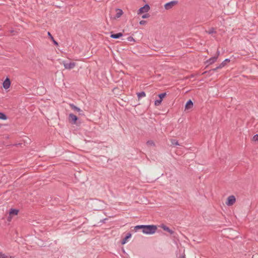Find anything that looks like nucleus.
<instances>
[{
  "instance_id": "obj_15",
  "label": "nucleus",
  "mask_w": 258,
  "mask_h": 258,
  "mask_svg": "<svg viewBox=\"0 0 258 258\" xmlns=\"http://www.w3.org/2000/svg\"><path fill=\"white\" fill-rule=\"evenodd\" d=\"M131 236H132L131 234L127 233V235H126V236L122 239L121 243L122 244H125L127 242V239L128 238H131Z\"/></svg>"
},
{
  "instance_id": "obj_10",
  "label": "nucleus",
  "mask_w": 258,
  "mask_h": 258,
  "mask_svg": "<svg viewBox=\"0 0 258 258\" xmlns=\"http://www.w3.org/2000/svg\"><path fill=\"white\" fill-rule=\"evenodd\" d=\"M10 85H11V82H10V80L8 78H7L5 81L4 82H3V87L5 89H8L10 86Z\"/></svg>"
},
{
  "instance_id": "obj_29",
  "label": "nucleus",
  "mask_w": 258,
  "mask_h": 258,
  "mask_svg": "<svg viewBox=\"0 0 258 258\" xmlns=\"http://www.w3.org/2000/svg\"><path fill=\"white\" fill-rule=\"evenodd\" d=\"M219 55H220V51L219 50H218L217 51L216 55L215 56H217V58H218Z\"/></svg>"
},
{
  "instance_id": "obj_8",
  "label": "nucleus",
  "mask_w": 258,
  "mask_h": 258,
  "mask_svg": "<svg viewBox=\"0 0 258 258\" xmlns=\"http://www.w3.org/2000/svg\"><path fill=\"white\" fill-rule=\"evenodd\" d=\"M70 106L74 111H76L77 112H79L80 114L84 115L83 111L80 108L78 107L77 106H76L74 104H70Z\"/></svg>"
},
{
  "instance_id": "obj_25",
  "label": "nucleus",
  "mask_w": 258,
  "mask_h": 258,
  "mask_svg": "<svg viewBox=\"0 0 258 258\" xmlns=\"http://www.w3.org/2000/svg\"><path fill=\"white\" fill-rule=\"evenodd\" d=\"M150 15L149 14H144L143 15H142V18L143 19H146V18H147L148 17H149Z\"/></svg>"
},
{
  "instance_id": "obj_34",
  "label": "nucleus",
  "mask_w": 258,
  "mask_h": 258,
  "mask_svg": "<svg viewBox=\"0 0 258 258\" xmlns=\"http://www.w3.org/2000/svg\"><path fill=\"white\" fill-rule=\"evenodd\" d=\"M11 218V217H8V220H10Z\"/></svg>"
},
{
  "instance_id": "obj_31",
  "label": "nucleus",
  "mask_w": 258,
  "mask_h": 258,
  "mask_svg": "<svg viewBox=\"0 0 258 258\" xmlns=\"http://www.w3.org/2000/svg\"><path fill=\"white\" fill-rule=\"evenodd\" d=\"M179 258H185L184 255L180 256Z\"/></svg>"
},
{
  "instance_id": "obj_13",
  "label": "nucleus",
  "mask_w": 258,
  "mask_h": 258,
  "mask_svg": "<svg viewBox=\"0 0 258 258\" xmlns=\"http://www.w3.org/2000/svg\"><path fill=\"white\" fill-rule=\"evenodd\" d=\"M116 15L115 17V18H120L123 14L122 11L120 9H117L116 10Z\"/></svg>"
},
{
  "instance_id": "obj_11",
  "label": "nucleus",
  "mask_w": 258,
  "mask_h": 258,
  "mask_svg": "<svg viewBox=\"0 0 258 258\" xmlns=\"http://www.w3.org/2000/svg\"><path fill=\"white\" fill-rule=\"evenodd\" d=\"M193 106V103L191 100H189L186 103L185 109H189Z\"/></svg>"
},
{
  "instance_id": "obj_20",
  "label": "nucleus",
  "mask_w": 258,
  "mask_h": 258,
  "mask_svg": "<svg viewBox=\"0 0 258 258\" xmlns=\"http://www.w3.org/2000/svg\"><path fill=\"white\" fill-rule=\"evenodd\" d=\"M170 141L172 145H179L178 141L175 139H171Z\"/></svg>"
},
{
  "instance_id": "obj_7",
  "label": "nucleus",
  "mask_w": 258,
  "mask_h": 258,
  "mask_svg": "<svg viewBox=\"0 0 258 258\" xmlns=\"http://www.w3.org/2000/svg\"><path fill=\"white\" fill-rule=\"evenodd\" d=\"M230 61V59L228 58L225 59L221 64H220L218 67L213 69L214 71H216L218 69H222L225 66L227 62Z\"/></svg>"
},
{
  "instance_id": "obj_26",
  "label": "nucleus",
  "mask_w": 258,
  "mask_h": 258,
  "mask_svg": "<svg viewBox=\"0 0 258 258\" xmlns=\"http://www.w3.org/2000/svg\"><path fill=\"white\" fill-rule=\"evenodd\" d=\"M147 23V21L145 20H142L140 22V24L142 25H145Z\"/></svg>"
},
{
  "instance_id": "obj_1",
  "label": "nucleus",
  "mask_w": 258,
  "mask_h": 258,
  "mask_svg": "<svg viewBox=\"0 0 258 258\" xmlns=\"http://www.w3.org/2000/svg\"><path fill=\"white\" fill-rule=\"evenodd\" d=\"M139 229H142V232L145 234H154L157 229V227L154 225H137L134 227V230L136 232Z\"/></svg>"
},
{
  "instance_id": "obj_14",
  "label": "nucleus",
  "mask_w": 258,
  "mask_h": 258,
  "mask_svg": "<svg viewBox=\"0 0 258 258\" xmlns=\"http://www.w3.org/2000/svg\"><path fill=\"white\" fill-rule=\"evenodd\" d=\"M123 35L122 33H118L116 34H111L110 35V37L112 38L117 39L120 38Z\"/></svg>"
},
{
  "instance_id": "obj_16",
  "label": "nucleus",
  "mask_w": 258,
  "mask_h": 258,
  "mask_svg": "<svg viewBox=\"0 0 258 258\" xmlns=\"http://www.w3.org/2000/svg\"><path fill=\"white\" fill-rule=\"evenodd\" d=\"M18 213V210H16V209H11L10 212H9V214H10V215H17Z\"/></svg>"
},
{
  "instance_id": "obj_17",
  "label": "nucleus",
  "mask_w": 258,
  "mask_h": 258,
  "mask_svg": "<svg viewBox=\"0 0 258 258\" xmlns=\"http://www.w3.org/2000/svg\"><path fill=\"white\" fill-rule=\"evenodd\" d=\"M137 96L139 99L146 96V93L145 92L142 91L137 93Z\"/></svg>"
},
{
  "instance_id": "obj_12",
  "label": "nucleus",
  "mask_w": 258,
  "mask_h": 258,
  "mask_svg": "<svg viewBox=\"0 0 258 258\" xmlns=\"http://www.w3.org/2000/svg\"><path fill=\"white\" fill-rule=\"evenodd\" d=\"M217 59V56H214L207 60V63L209 64H211L214 63Z\"/></svg>"
},
{
  "instance_id": "obj_18",
  "label": "nucleus",
  "mask_w": 258,
  "mask_h": 258,
  "mask_svg": "<svg viewBox=\"0 0 258 258\" xmlns=\"http://www.w3.org/2000/svg\"><path fill=\"white\" fill-rule=\"evenodd\" d=\"M0 119L6 120L7 119V117L5 114L0 112Z\"/></svg>"
},
{
  "instance_id": "obj_32",
  "label": "nucleus",
  "mask_w": 258,
  "mask_h": 258,
  "mask_svg": "<svg viewBox=\"0 0 258 258\" xmlns=\"http://www.w3.org/2000/svg\"><path fill=\"white\" fill-rule=\"evenodd\" d=\"M131 38L132 39L133 38H132V37H129V38H128V40H131Z\"/></svg>"
},
{
  "instance_id": "obj_6",
  "label": "nucleus",
  "mask_w": 258,
  "mask_h": 258,
  "mask_svg": "<svg viewBox=\"0 0 258 258\" xmlns=\"http://www.w3.org/2000/svg\"><path fill=\"white\" fill-rule=\"evenodd\" d=\"M150 10V7L148 5H145L144 7L139 9L138 11V14L140 15L143 13H147Z\"/></svg>"
},
{
  "instance_id": "obj_9",
  "label": "nucleus",
  "mask_w": 258,
  "mask_h": 258,
  "mask_svg": "<svg viewBox=\"0 0 258 258\" xmlns=\"http://www.w3.org/2000/svg\"><path fill=\"white\" fill-rule=\"evenodd\" d=\"M160 227L164 230V231H166L168 232H169L170 234L172 235L174 233V231H173L172 230L170 229L169 227H168L167 226H166V225H161L160 226Z\"/></svg>"
},
{
  "instance_id": "obj_22",
  "label": "nucleus",
  "mask_w": 258,
  "mask_h": 258,
  "mask_svg": "<svg viewBox=\"0 0 258 258\" xmlns=\"http://www.w3.org/2000/svg\"><path fill=\"white\" fill-rule=\"evenodd\" d=\"M162 101V100L161 99H160L155 100V105L156 106L159 105L161 104Z\"/></svg>"
},
{
  "instance_id": "obj_24",
  "label": "nucleus",
  "mask_w": 258,
  "mask_h": 258,
  "mask_svg": "<svg viewBox=\"0 0 258 258\" xmlns=\"http://www.w3.org/2000/svg\"><path fill=\"white\" fill-rule=\"evenodd\" d=\"M166 94V93H161L158 96L159 97V99H161L162 100V99L165 97Z\"/></svg>"
},
{
  "instance_id": "obj_28",
  "label": "nucleus",
  "mask_w": 258,
  "mask_h": 258,
  "mask_svg": "<svg viewBox=\"0 0 258 258\" xmlns=\"http://www.w3.org/2000/svg\"><path fill=\"white\" fill-rule=\"evenodd\" d=\"M48 36L50 37V38L51 39V40H53V37H52V36L51 35L50 33V32H48Z\"/></svg>"
},
{
  "instance_id": "obj_2",
  "label": "nucleus",
  "mask_w": 258,
  "mask_h": 258,
  "mask_svg": "<svg viewBox=\"0 0 258 258\" xmlns=\"http://www.w3.org/2000/svg\"><path fill=\"white\" fill-rule=\"evenodd\" d=\"M78 119V117L73 113H70L69 115L68 120L70 123L72 124H77V120Z\"/></svg>"
},
{
  "instance_id": "obj_3",
  "label": "nucleus",
  "mask_w": 258,
  "mask_h": 258,
  "mask_svg": "<svg viewBox=\"0 0 258 258\" xmlns=\"http://www.w3.org/2000/svg\"><path fill=\"white\" fill-rule=\"evenodd\" d=\"M177 3L178 2L176 1H171L164 5V8L166 10L171 9L174 6L177 5Z\"/></svg>"
},
{
  "instance_id": "obj_21",
  "label": "nucleus",
  "mask_w": 258,
  "mask_h": 258,
  "mask_svg": "<svg viewBox=\"0 0 258 258\" xmlns=\"http://www.w3.org/2000/svg\"><path fill=\"white\" fill-rule=\"evenodd\" d=\"M147 145L148 146H154L155 145V144L152 140H149L147 142Z\"/></svg>"
},
{
  "instance_id": "obj_33",
  "label": "nucleus",
  "mask_w": 258,
  "mask_h": 258,
  "mask_svg": "<svg viewBox=\"0 0 258 258\" xmlns=\"http://www.w3.org/2000/svg\"><path fill=\"white\" fill-rule=\"evenodd\" d=\"M131 38L132 39L133 38H132V37H129V38H128V40H131Z\"/></svg>"
},
{
  "instance_id": "obj_30",
  "label": "nucleus",
  "mask_w": 258,
  "mask_h": 258,
  "mask_svg": "<svg viewBox=\"0 0 258 258\" xmlns=\"http://www.w3.org/2000/svg\"><path fill=\"white\" fill-rule=\"evenodd\" d=\"M55 45H58L57 42L53 39V40H52Z\"/></svg>"
},
{
  "instance_id": "obj_23",
  "label": "nucleus",
  "mask_w": 258,
  "mask_h": 258,
  "mask_svg": "<svg viewBox=\"0 0 258 258\" xmlns=\"http://www.w3.org/2000/svg\"><path fill=\"white\" fill-rule=\"evenodd\" d=\"M0 258H11L9 256L0 252Z\"/></svg>"
},
{
  "instance_id": "obj_5",
  "label": "nucleus",
  "mask_w": 258,
  "mask_h": 258,
  "mask_svg": "<svg viewBox=\"0 0 258 258\" xmlns=\"http://www.w3.org/2000/svg\"><path fill=\"white\" fill-rule=\"evenodd\" d=\"M236 201V199L234 196H230L228 197L227 201L226 202V204L228 206L233 205Z\"/></svg>"
},
{
  "instance_id": "obj_19",
  "label": "nucleus",
  "mask_w": 258,
  "mask_h": 258,
  "mask_svg": "<svg viewBox=\"0 0 258 258\" xmlns=\"http://www.w3.org/2000/svg\"><path fill=\"white\" fill-rule=\"evenodd\" d=\"M206 32L209 34L216 33L215 30L214 28H211L208 31H206Z\"/></svg>"
},
{
  "instance_id": "obj_27",
  "label": "nucleus",
  "mask_w": 258,
  "mask_h": 258,
  "mask_svg": "<svg viewBox=\"0 0 258 258\" xmlns=\"http://www.w3.org/2000/svg\"><path fill=\"white\" fill-rule=\"evenodd\" d=\"M253 139L254 141H258V135H255L253 136Z\"/></svg>"
},
{
  "instance_id": "obj_4",
  "label": "nucleus",
  "mask_w": 258,
  "mask_h": 258,
  "mask_svg": "<svg viewBox=\"0 0 258 258\" xmlns=\"http://www.w3.org/2000/svg\"><path fill=\"white\" fill-rule=\"evenodd\" d=\"M62 64L66 69L71 70L76 66V63L74 62H67L66 61H62Z\"/></svg>"
}]
</instances>
